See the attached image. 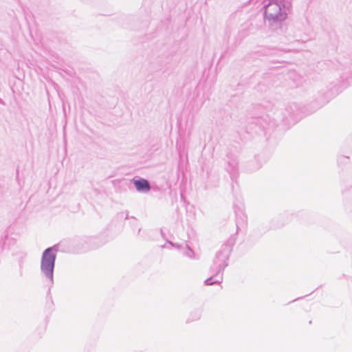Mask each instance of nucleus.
<instances>
[{
	"label": "nucleus",
	"mask_w": 352,
	"mask_h": 352,
	"mask_svg": "<svg viewBox=\"0 0 352 352\" xmlns=\"http://www.w3.org/2000/svg\"><path fill=\"white\" fill-rule=\"evenodd\" d=\"M54 261L55 255L52 254L51 248L45 250L42 257L41 269L50 278H52Z\"/></svg>",
	"instance_id": "obj_1"
},
{
	"label": "nucleus",
	"mask_w": 352,
	"mask_h": 352,
	"mask_svg": "<svg viewBox=\"0 0 352 352\" xmlns=\"http://www.w3.org/2000/svg\"><path fill=\"white\" fill-rule=\"evenodd\" d=\"M133 183L138 191L146 192L150 190L149 183L146 179L135 180Z\"/></svg>",
	"instance_id": "obj_2"
},
{
	"label": "nucleus",
	"mask_w": 352,
	"mask_h": 352,
	"mask_svg": "<svg viewBox=\"0 0 352 352\" xmlns=\"http://www.w3.org/2000/svg\"><path fill=\"white\" fill-rule=\"evenodd\" d=\"M274 9L278 10V12H280V8L276 4L270 3L266 8V14H268L270 17L273 19H277L278 14H273L271 11Z\"/></svg>",
	"instance_id": "obj_3"
},
{
	"label": "nucleus",
	"mask_w": 352,
	"mask_h": 352,
	"mask_svg": "<svg viewBox=\"0 0 352 352\" xmlns=\"http://www.w3.org/2000/svg\"><path fill=\"white\" fill-rule=\"evenodd\" d=\"M206 282H207V284H208V285L212 284L211 283H209V280H208Z\"/></svg>",
	"instance_id": "obj_4"
}]
</instances>
